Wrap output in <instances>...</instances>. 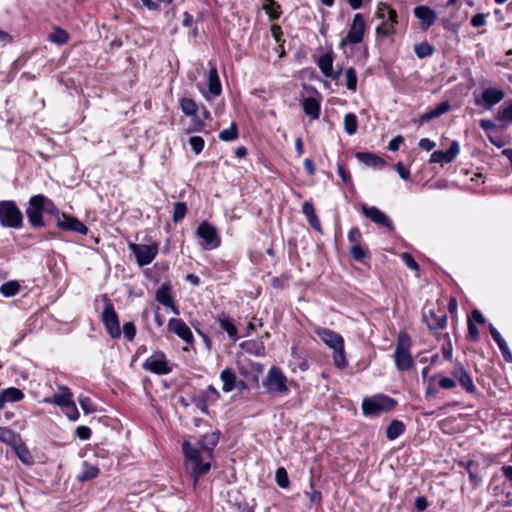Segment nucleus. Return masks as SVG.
I'll return each mask as SVG.
<instances>
[{"mask_svg": "<svg viewBox=\"0 0 512 512\" xmlns=\"http://www.w3.org/2000/svg\"><path fill=\"white\" fill-rule=\"evenodd\" d=\"M182 452L185 458L186 471L191 475L194 485H196L199 478L210 471L211 462L207 458V454L189 441L182 443Z\"/></svg>", "mask_w": 512, "mask_h": 512, "instance_id": "nucleus-1", "label": "nucleus"}, {"mask_svg": "<svg viewBox=\"0 0 512 512\" xmlns=\"http://www.w3.org/2000/svg\"><path fill=\"white\" fill-rule=\"evenodd\" d=\"M314 332L325 345L333 350L332 358L334 365L339 369H345L348 361L345 355L343 337L338 332L328 328L318 327Z\"/></svg>", "mask_w": 512, "mask_h": 512, "instance_id": "nucleus-2", "label": "nucleus"}, {"mask_svg": "<svg viewBox=\"0 0 512 512\" xmlns=\"http://www.w3.org/2000/svg\"><path fill=\"white\" fill-rule=\"evenodd\" d=\"M412 339L407 332L400 331L397 335L396 346L393 354L396 369L400 372L408 371L414 366L411 355Z\"/></svg>", "mask_w": 512, "mask_h": 512, "instance_id": "nucleus-3", "label": "nucleus"}, {"mask_svg": "<svg viewBox=\"0 0 512 512\" xmlns=\"http://www.w3.org/2000/svg\"><path fill=\"white\" fill-rule=\"evenodd\" d=\"M0 226L12 229L22 228L23 214L15 201H0Z\"/></svg>", "mask_w": 512, "mask_h": 512, "instance_id": "nucleus-4", "label": "nucleus"}, {"mask_svg": "<svg viewBox=\"0 0 512 512\" xmlns=\"http://www.w3.org/2000/svg\"><path fill=\"white\" fill-rule=\"evenodd\" d=\"M287 382V377L283 371L276 366H272L267 372L263 381V386L267 393L283 396L289 393Z\"/></svg>", "mask_w": 512, "mask_h": 512, "instance_id": "nucleus-5", "label": "nucleus"}, {"mask_svg": "<svg viewBox=\"0 0 512 512\" xmlns=\"http://www.w3.org/2000/svg\"><path fill=\"white\" fill-rule=\"evenodd\" d=\"M48 204H52V201L43 194L34 195L29 199L25 212L31 227L41 228L44 226L43 212Z\"/></svg>", "mask_w": 512, "mask_h": 512, "instance_id": "nucleus-6", "label": "nucleus"}, {"mask_svg": "<svg viewBox=\"0 0 512 512\" xmlns=\"http://www.w3.org/2000/svg\"><path fill=\"white\" fill-rule=\"evenodd\" d=\"M396 405L397 401L395 399L384 394H377L363 400L362 411L366 416H374L380 412L391 411Z\"/></svg>", "mask_w": 512, "mask_h": 512, "instance_id": "nucleus-7", "label": "nucleus"}, {"mask_svg": "<svg viewBox=\"0 0 512 512\" xmlns=\"http://www.w3.org/2000/svg\"><path fill=\"white\" fill-rule=\"evenodd\" d=\"M129 250L134 254L136 261L140 267L149 265L158 254V244L150 245L130 243Z\"/></svg>", "mask_w": 512, "mask_h": 512, "instance_id": "nucleus-8", "label": "nucleus"}, {"mask_svg": "<svg viewBox=\"0 0 512 512\" xmlns=\"http://www.w3.org/2000/svg\"><path fill=\"white\" fill-rule=\"evenodd\" d=\"M365 19L361 13H356L346 38L342 39L339 46L343 48L347 43L356 45L362 42L365 33Z\"/></svg>", "mask_w": 512, "mask_h": 512, "instance_id": "nucleus-9", "label": "nucleus"}, {"mask_svg": "<svg viewBox=\"0 0 512 512\" xmlns=\"http://www.w3.org/2000/svg\"><path fill=\"white\" fill-rule=\"evenodd\" d=\"M107 333L114 339L121 336V329L118 315L111 302H107L101 316Z\"/></svg>", "mask_w": 512, "mask_h": 512, "instance_id": "nucleus-10", "label": "nucleus"}, {"mask_svg": "<svg viewBox=\"0 0 512 512\" xmlns=\"http://www.w3.org/2000/svg\"><path fill=\"white\" fill-rule=\"evenodd\" d=\"M142 368L157 375H167L172 371L165 354L162 352L155 353L148 357L143 362Z\"/></svg>", "mask_w": 512, "mask_h": 512, "instance_id": "nucleus-11", "label": "nucleus"}, {"mask_svg": "<svg viewBox=\"0 0 512 512\" xmlns=\"http://www.w3.org/2000/svg\"><path fill=\"white\" fill-rule=\"evenodd\" d=\"M196 235L203 240L206 249H215L221 243L216 228L207 221L202 222L198 226Z\"/></svg>", "mask_w": 512, "mask_h": 512, "instance_id": "nucleus-12", "label": "nucleus"}, {"mask_svg": "<svg viewBox=\"0 0 512 512\" xmlns=\"http://www.w3.org/2000/svg\"><path fill=\"white\" fill-rule=\"evenodd\" d=\"M56 225L64 231L76 232L82 235H86L88 233V227L83 222L66 213H62L61 217H58Z\"/></svg>", "mask_w": 512, "mask_h": 512, "instance_id": "nucleus-13", "label": "nucleus"}, {"mask_svg": "<svg viewBox=\"0 0 512 512\" xmlns=\"http://www.w3.org/2000/svg\"><path fill=\"white\" fill-rule=\"evenodd\" d=\"M361 211L362 214L370 219L373 223L386 227L389 230L394 229V225L391 219L377 207L362 205Z\"/></svg>", "mask_w": 512, "mask_h": 512, "instance_id": "nucleus-14", "label": "nucleus"}, {"mask_svg": "<svg viewBox=\"0 0 512 512\" xmlns=\"http://www.w3.org/2000/svg\"><path fill=\"white\" fill-rule=\"evenodd\" d=\"M454 379H457L460 386L470 394H474L477 390L473 383L472 377L469 372L464 368L460 362H456L452 371Z\"/></svg>", "mask_w": 512, "mask_h": 512, "instance_id": "nucleus-15", "label": "nucleus"}, {"mask_svg": "<svg viewBox=\"0 0 512 512\" xmlns=\"http://www.w3.org/2000/svg\"><path fill=\"white\" fill-rule=\"evenodd\" d=\"M460 152V145L457 140H453L446 151L437 150L430 155L429 162L446 164L452 162Z\"/></svg>", "mask_w": 512, "mask_h": 512, "instance_id": "nucleus-16", "label": "nucleus"}, {"mask_svg": "<svg viewBox=\"0 0 512 512\" xmlns=\"http://www.w3.org/2000/svg\"><path fill=\"white\" fill-rule=\"evenodd\" d=\"M168 330L170 332L175 333L180 339H182L187 344H192L194 341L191 329L182 319L171 318L168 321Z\"/></svg>", "mask_w": 512, "mask_h": 512, "instance_id": "nucleus-17", "label": "nucleus"}, {"mask_svg": "<svg viewBox=\"0 0 512 512\" xmlns=\"http://www.w3.org/2000/svg\"><path fill=\"white\" fill-rule=\"evenodd\" d=\"M505 97V93L497 88H486L481 95V99H476L477 105L485 104L488 108L498 104Z\"/></svg>", "mask_w": 512, "mask_h": 512, "instance_id": "nucleus-18", "label": "nucleus"}, {"mask_svg": "<svg viewBox=\"0 0 512 512\" xmlns=\"http://www.w3.org/2000/svg\"><path fill=\"white\" fill-rule=\"evenodd\" d=\"M423 321L430 330L443 329L447 324V315L444 312L438 315L434 310L430 309L423 312Z\"/></svg>", "mask_w": 512, "mask_h": 512, "instance_id": "nucleus-19", "label": "nucleus"}, {"mask_svg": "<svg viewBox=\"0 0 512 512\" xmlns=\"http://www.w3.org/2000/svg\"><path fill=\"white\" fill-rule=\"evenodd\" d=\"M413 12H414V16L416 18H418L419 20H421L422 29H428L429 27L434 25V23L436 22L437 14L433 9H431L428 6H424V5L416 6L414 8Z\"/></svg>", "mask_w": 512, "mask_h": 512, "instance_id": "nucleus-20", "label": "nucleus"}, {"mask_svg": "<svg viewBox=\"0 0 512 512\" xmlns=\"http://www.w3.org/2000/svg\"><path fill=\"white\" fill-rule=\"evenodd\" d=\"M302 108L304 113L311 118V120H317L320 116L321 110V96L318 97H307L302 100Z\"/></svg>", "mask_w": 512, "mask_h": 512, "instance_id": "nucleus-21", "label": "nucleus"}, {"mask_svg": "<svg viewBox=\"0 0 512 512\" xmlns=\"http://www.w3.org/2000/svg\"><path fill=\"white\" fill-rule=\"evenodd\" d=\"M219 436L220 433L218 431L206 433L202 436V438L199 441L201 451L207 454V458L209 460H211L213 457V451L219 442Z\"/></svg>", "mask_w": 512, "mask_h": 512, "instance_id": "nucleus-22", "label": "nucleus"}, {"mask_svg": "<svg viewBox=\"0 0 512 512\" xmlns=\"http://www.w3.org/2000/svg\"><path fill=\"white\" fill-rule=\"evenodd\" d=\"M23 398L24 393L16 387H9L2 390L0 393V410L4 409L6 403L19 402Z\"/></svg>", "mask_w": 512, "mask_h": 512, "instance_id": "nucleus-23", "label": "nucleus"}, {"mask_svg": "<svg viewBox=\"0 0 512 512\" xmlns=\"http://www.w3.org/2000/svg\"><path fill=\"white\" fill-rule=\"evenodd\" d=\"M60 390V393H56L51 397L45 398L44 402L64 409L71 401H73L72 393L67 387H61Z\"/></svg>", "mask_w": 512, "mask_h": 512, "instance_id": "nucleus-24", "label": "nucleus"}, {"mask_svg": "<svg viewBox=\"0 0 512 512\" xmlns=\"http://www.w3.org/2000/svg\"><path fill=\"white\" fill-rule=\"evenodd\" d=\"M209 64L210 69L208 72V90L212 96L217 97L221 94L222 87L216 66L212 65L211 63Z\"/></svg>", "mask_w": 512, "mask_h": 512, "instance_id": "nucleus-25", "label": "nucleus"}, {"mask_svg": "<svg viewBox=\"0 0 512 512\" xmlns=\"http://www.w3.org/2000/svg\"><path fill=\"white\" fill-rule=\"evenodd\" d=\"M218 323L232 341L236 342L239 339L237 327L233 323L232 319L224 312L219 315Z\"/></svg>", "mask_w": 512, "mask_h": 512, "instance_id": "nucleus-26", "label": "nucleus"}, {"mask_svg": "<svg viewBox=\"0 0 512 512\" xmlns=\"http://www.w3.org/2000/svg\"><path fill=\"white\" fill-rule=\"evenodd\" d=\"M356 158L366 166L373 168H382L385 164L382 158L369 152H358Z\"/></svg>", "mask_w": 512, "mask_h": 512, "instance_id": "nucleus-27", "label": "nucleus"}, {"mask_svg": "<svg viewBox=\"0 0 512 512\" xmlns=\"http://www.w3.org/2000/svg\"><path fill=\"white\" fill-rule=\"evenodd\" d=\"M100 473V470L97 466L89 464L87 461L82 463L81 472L77 475V480L79 482H86L91 479L96 478Z\"/></svg>", "mask_w": 512, "mask_h": 512, "instance_id": "nucleus-28", "label": "nucleus"}, {"mask_svg": "<svg viewBox=\"0 0 512 512\" xmlns=\"http://www.w3.org/2000/svg\"><path fill=\"white\" fill-rule=\"evenodd\" d=\"M220 378L223 382L222 390L224 392L228 393L236 388L237 377L233 370H231L229 368L222 370V372L220 374Z\"/></svg>", "mask_w": 512, "mask_h": 512, "instance_id": "nucleus-29", "label": "nucleus"}, {"mask_svg": "<svg viewBox=\"0 0 512 512\" xmlns=\"http://www.w3.org/2000/svg\"><path fill=\"white\" fill-rule=\"evenodd\" d=\"M156 300L164 306H172L171 285L163 283L156 291Z\"/></svg>", "mask_w": 512, "mask_h": 512, "instance_id": "nucleus-30", "label": "nucleus"}, {"mask_svg": "<svg viewBox=\"0 0 512 512\" xmlns=\"http://www.w3.org/2000/svg\"><path fill=\"white\" fill-rule=\"evenodd\" d=\"M262 9L268 15L270 21L277 20L281 15V6L275 0H261Z\"/></svg>", "mask_w": 512, "mask_h": 512, "instance_id": "nucleus-31", "label": "nucleus"}, {"mask_svg": "<svg viewBox=\"0 0 512 512\" xmlns=\"http://www.w3.org/2000/svg\"><path fill=\"white\" fill-rule=\"evenodd\" d=\"M375 17L381 20H391L397 22V12L388 4L380 2L375 12Z\"/></svg>", "mask_w": 512, "mask_h": 512, "instance_id": "nucleus-32", "label": "nucleus"}, {"mask_svg": "<svg viewBox=\"0 0 512 512\" xmlns=\"http://www.w3.org/2000/svg\"><path fill=\"white\" fill-rule=\"evenodd\" d=\"M405 432V424L397 419L391 421L386 429V437L388 440L392 441L398 438Z\"/></svg>", "mask_w": 512, "mask_h": 512, "instance_id": "nucleus-33", "label": "nucleus"}, {"mask_svg": "<svg viewBox=\"0 0 512 512\" xmlns=\"http://www.w3.org/2000/svg\"><path fill=\"white\" fill-rule=\"evenodd\" d=\"M317 65L324 76L328 77L329 75H332V69H333L332 54L325 53V54L321 55L317 61Z\"/></svg>", "mask_w": 512, "mask_h": 512, "instance_id": "nucleus-34", "label": "nucleus"}, {"mask_svg": "<svg viewBox=\"0 0 512 512\" xmlns=\"http://www.w3.org/2000/svg\"><path fill=\"white\" fill-rule=\"evenodd\" d=\"M496 120L501 122V129H506L512 123V102L498 111Z\"/></svg>", "mask_w": 512, "mask_h": 512, "instance_id": "nucleus-35", "label": "nucleus"}, {"mask_svg": "<svg viewBox=\"0 0 512 512\" xmlns=\"http://www.w3.org/2000/svg\"><path fill=\"white\" fill-rule=\"evenodd\" d=\"M398 23L389 19L382 20L381 23L376 27V33L379 36L388 37L396 33L395 25Z\"/></svg>", "mask_w": 512, "mask_h": 512, "instance_id": "nucleus-36", "label": "nucleus"}, {"mask_svg": "<svg viewBox=\"0 0 512 512\" xmlns=\"http://www.w3.org/2000/svg\"><path fill=\"white\" fill-rule=\"evenodd\" d=\"M180 107L182 112L192 118H197L198 107L195 101L191 98H182L180 100Z\"/></svg>", "mask_w": 512, "mask_h": 512, "instance_id": "nucleus-37", "label": "nucleus"}, {"mask_svg": "<svg viewBox=\"0 0 512 512\" xmlns=\"http://www.w3.org/2000/svg\"><path fill=\"white\" fill-rule=\"evenodd\" d=\"M48 39L52 43L63 45L68 42L69 34L66 30L60 27H55L53 32L49 34Z\"/></svg>", "mask_w": 512, "mask_h": 512, "instance_id": "nucleus-38", "label": "nucleus"}, {"mask_svg": "<svg viewBox=\"0 0 512 512\" xmlns=\"http://www.w3.org/2000/svg\"><path fill=\"white\" fill-rule=\"evenodd\" d=\"M344 130L348 135H354L357 132L358 120L354 113H347L343 120Z\"/></svg>", "mask_w": 512, "mask_h": 512, "instance_id": "nucleus-39", "label": "nucleus"}, {"mask_svg": "<svg viewBox=\"0 0 512 512\" xmlns=\"http://www.w3.org/2000/svg\"><path fill=\"white\" fill-rule=\"evenodd\" d=\"M434 51V46L429 44L428 42H421L414 45V52L416 56L420 59L431 56L434 53Z\"/></svg>", "mask_w": 512, "mask_h": 512, "instance_id": "nucleus-40", "label": "nucleus"}, {"mask_svg": "<svg viewBox=\"0 0 512 512\" xmlns=\"http://www.w3.org/2000/svg\"><path fill=\"white\" fill-rule=\"evenodd\" d=\"M20 290V284L16 280L5 282L0 287V293L5 297H13Z\"/></svg>", "mask_w": 512, "mask_h": 512, "instance_id": "nucleus-41", "label": "nucleus"}, {"mask_svg": "<svg viewBox=\"0 0 512 512\" xmlns=\"http://www.w3.org/2000/svg\"><path fill=\"white\" fill-rule=\"evenodd\" d=\"M238 138V128L235 122H232L230 127L222 130L219 133V139L224 142L234 141Z\"/></svg>", "mask_w": 512, "mask_h": 512, "instance_id": "nucleus-42", "label": "nucleus"}, {"mask_svg": "<svg viewBox=\"0 0 512 512\" xmlns=\"http://www.w3.org/2000/svg\"><path fill=\"white\" fill-rule=\"evenodd\" d=\"M187 213V205L184 202H175L173 205V216L174 223L181 222Z\"/></svg>", "mask_w": 512, "mask_h": 512, "instance_id": "nucleus-43", "label": "nucleus"}, {"mask_svg": "<svg viewBox=\"0 0 512 512\" xmlns=\"http://www.w3.org/2000/svg\"><path fill=\"white\" fill-rule=\"evenodd\" d=\"M199 397L209 402L210 404H213L219 399L220 394L214 386L209 385L200 393Z\"/></svg>", "mask_w": 512, "mask_h": 512, "instance_id": "nucleus-44", "label": "nucleus"}, {"mask_svg": "<svg viewBox=\"0 0 512 512\" xmlns=\"http://www.w3.org/2000/svg\"><path fill=\"white\" fill-rule=\"evenodd\" d=\"M17 440V435L7 427H0V441L8 444L14 445Z\"/></svg>", "mask_w": 512, "mask_h": 512, "instance_id": "nucleus-45", "label": "nucleus"}, {"mask_svg": "<svg viewBox=\"0 0 512 512\" xmlns=\"http://www.w3.org/2000/svg\"><path fill=\"white\" fill-rule=\"evenodd\" d=\"M275 480L279 487L288 488L290 485L288 473L285 468L279 467L275 473Z\"/></svg>", "mask_w": 512, "mask_h": 512, "instance_id": "nucleus-46", "label": "nucleus"}, {"mask_svg": "<svg viewBox=\"0 0 512 512\" xmlns=\"http://www.w3.org/2000/svg\"><path fill=\"white\" fill-rule=\"evenodd\" d=\"M346 87L350 91H356L357 89V74L353 67H349L345 71Z\"/></svg>", "mask_w": 512, "mask_h": 512, "instance_id": "nucleus-47", "label": "nucleus"}, {"mask_svg": "<svg viewBox=\"0 0 512 512\" xmlns=\"http://www.w3.org/2000/svg\"><path fill=\"white\" fill-rule=\"evenodd\" d=\"M350 255L355 261L360 262L369 256V251L360 246V244H354L350 249Z\"/></svg>", "mask_w": 512, "mask_h": 512, "instance_id": "nucleus-48", "label": "nucleus"}, {"mask_svg": "<svg viewBox=\"0 0 512 512\" xmlns=\"http://www.w3.org/2000/svg\"><path fill=\"white\" fill-rule=\"evenodd\" d=\"M305 495L309 498L311 504H320L322 501L321 492L314 488L312 482H310V490L306 491Z\"/></svg>", "mask_w": 512, "mask_h": 512, "instance_id": "nucleus-49", "label": "nucleus"}, {"mask_svg": "<svg viewBox=\"0 0 512 512\" xmlns=\"http://www.w3.org/2000/svg\"><path fill=\"white\" fill-rule=\"evenodd\" d=\"M189 144L195 154H200L204 148V139L200 136H192L189 139Z\"/></svg>", "mask_w": 512, "mask_h": 512, "instance_id": "nucleus-50", "label": "nucleus"}, {"mask_svg": "<svg viewBox=\"0 0 512 512\" xmlns=\"http://www.w3.org/2000/svg\"><path fill=\"white\" fill-rule=\"evenodd\" d=\"M401 259L406 264V266L413 270V271H419L420 267L419 264L416 262V260L413 258V256L409 252H403L401 254Z\"/></svg>", "mask_w": 512, "mask_h": 512, "instance_id": "nucleus-51", "label": "nucleus"}, {"mask_svg": "<svg viewBox=\"0 0 512 512\" xmlns=\"http://www.w3.org/2000/svg\"><path fill=\"white\" fill-rule=\"evenodd\" d=\"M122 332H123L124 337L128 341H133V339L135 338V335H136V327H135L134 323L133 322L124 323L123 330L121 331V333Z\"/></svg>", "mask_w": 512, "mask_h": 512, "instance_id": "nucleus-52", "label": "nucleus"}, {"mask_svg": "<svg viewBox=\"0 0 512 512\" xmlns=\"http://www.w3.org/2000/svg\"><path fill=\"white\" fill-rule=\"evenodd\" d=\"M64 412L66 416L72 421H76L79 417V412L74 401H71L70 404L64 408Z\"/></svg>", "mask_w": 512, "mask_h": 512, "instance_id": "nucleus-53", "label": "nucleus"}, {"mask_svg": "<svg viewBox=\"0 0 512 512\" xmlns=\"http://www.w3.org/2000/svg\"><path fill=\"white\" fill-rule=\"evenodd\" d=\"M439 387L446 390L453 389L456 387V381L454 377L442 376L439 379Z\"/></svg>", "mask_w": 512, "mask_h": 512, "instance_id": "nucleus-54", "label": "nucleus"}, {"mask_svg": "<svg viewBox=\"0 0 512 512\" xmlns=\"http://www.w3.org/2000/svg\"><path fill=\"white\" fill-rule=\"evenodd\" d=\"M348 240L354 244H359L362 240V234L358 227H353L348 232Z\"/></svg>", "mask_w": 512, "mask_h": 512, "instance_id": "nucleus-55", "label": "nucleus"}, {"mask_svg": "<svg viewBox=\"0 0 512 512\" xmlns=\"http://www.w3.org/2000/svg\"><path fill=\"white\" fill-rule=\"evenodd\" d=\"M92 431L87 426H78L75 430V435L80 440H88L91 437Z\"/></svg>", "mask_w": 512, "mask_h": 512, "instance_id": "nucleus-56", "label": "nucleus"}, {"mask_svg": "<svg viewBox=\"0 0 512 512\" xmlns=\"http://www.w3.org/2000/svg\"><path fill=\"white\" fill-rule=\"evenodd\" d=\"M79 403L81 408L86 414L92 413L95 411V408L93 406V403L89 397H81L79 399Z\"/></svg>", "mask_w": 512, "mask_h": 512, "instance_id": "nucleus-57", "label": "nucleus"}, {"mask_svg": "<svg viewBox=\"0 0 512 512\" xmlns=\"http://www.w3.org/2000/svg\"><path fill=\"white\" fill-rule=\"evenodd\" d=\"M468 335L473 341L479 340V330L471 319L468 320Z\"/></svg>", "mask_w": 512, "mask_h": 512, "instance_id": "nucleus-58", "label": "nucleus"}, {"mask_svg": "<svg viewBox=\"0 0 512 512\" xmlns=\"http://www.w3.org/2000/svg\"><path fill=\"white\" fill-rule=\"evenodd\" d=\"M271 35L275 41L279 43V46L282 47V43L284 41L281 39V36L283 35V32L279 25L274 24L271 26Z\"/></svg>", "mask_w": 512, "mask_h": 512, "instance_id": "nucleus-59", "label": "nucleus"}, {"mask_svg": "<svg viewBox=\"0 0 512 512\" xmlns=\"http://www.w3.org/2000/svg\"><path fill=\"white\" fill-rule=\"evenodd\" d=\"M486 24V15L483 13H478L474 15L471 19V25L473 27H482Z\"/></svg>", "mask_w": 512, "mask_h": 512, "instance_id": "nucleus-60", "label": "nucleus"}, {"mask_svg": "<svg viewBox=\"0 0 512 512\" xmlns=\"http://www.w3.org/2000/svg\"><path fill=\"white\" fill-rule=\"evenodd\" d=\"M302 212L307 217V219L316 215L314 205L310 201H305L302 204Z\"/></svg>", "mask_w": 512, "mask_h": 512, "instance_id": "nucleus-61", "label": "nucleus"}, {"mask_svg": "<svg viewBox=\"0 0 512 512\" xmlns=\"http://www.w3.org/2000/svg\"><path fill=\"white\" fill-rule=\"evenodd\" d=\"M489 332L498 346L506 342L499 331L492 324L489 325Z\"/></svg>", "mask_w": 512, "mask_h": 512, "instance_id": "nucleus-62", "label": "nucleus"}, {"mask_svg": "<svg viewBox=\"0 0 512 512\" xmlns=\"http://www.w3.org/2000/svg\"><path fill=\"white\" fill-rule=\"evenodd\" d=\"M404 141V138L401 135L395 136L393 139H391L388 143V149L390 151H397L399 149L400 144Z\"/></svg>", "mask_w": 512, "mask_h": 512, "instance_id": "nucleus-63", "label": "nucleus"}, {"mask_svg": "<svg viewBox=\"0 0 512 512\" xmlns=\"http://www.w3.org/2000/svg\"><path fill=\"white\" fill-rule=\"evenodd\" d=\"M498 347L502 353L504 360L508 363H512V353H511L507 343L505 342V343L499 345Z\"/></svg>", "mask_w": 512, "mask_h": 512, "instance_id": "nucleus-64", "label": "nucleus"}]
</instances>
